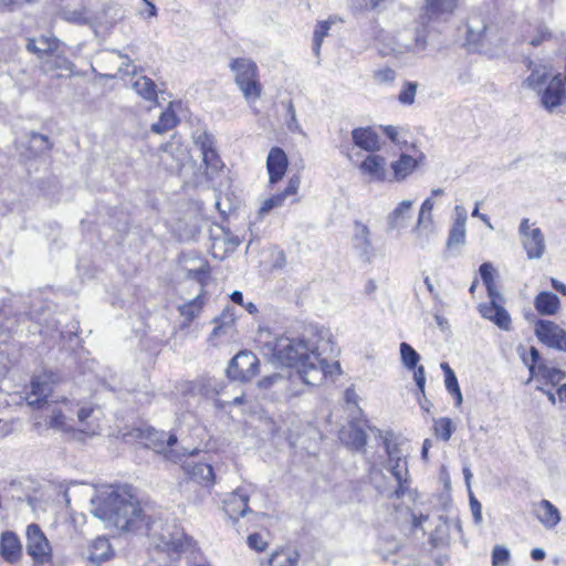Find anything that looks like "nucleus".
<instances>
[{"instance_id": "nucleus-57", "label": "nucleus", "mask_w": 566, "mask_h": 566, "mask_svg": "<svg viewBox=\"0 0 566 566\" xmlns=\"http://www.w3.org/2000/svg\"><path fill=\"white\" fill-rule=\"evenodd\" d=\"M412 206L411 201H402L398 205V207L395 209L394 213L398 216H402L403 213L408 212Z\"/></svg>"}, {"instance_id": "nucleus-24", "label": "nucleus", "mask_w": 566, "mask_h": 566, "mask_svg": "<svg viewBox=\"0 0 566 566\" xmlns=\"http://www.w3.org/2000/svg\"><path fill=\"white\" fill-rule=\"evenodd\" d=\"M481 316L492 322L500 329L509 332L512 329V318L503 304H479Z\"/></svg>"}, {"instance_id": "nucleus-63", "label": "nucleus", "mask_w": 566, "mask_h": 566, "mask_svg": "<svg viewBox=\"0 0 566 566\" xmlns=\"http://www.w3.org/2000/svg\"><path fill=\"white\" fill-rule=\"evenodd\" d=\"M230 298L233 303L240 305V306H243L244 305V302H243V294L240 292V291H234L231 293L230 295Z\"/></svg>"}, {"instance_id": "nucleus-42", "label": "nucleus", "mask_w": 566, "mask_h": 566, "mask_svg": "<svg viewBox=\"0 0 566 566\" xmlns=\"http://www.w3.org/2000/svg\"><path fill=\"white\" fill-rule=\"evenodd\" d=\"M370 231L368 227L359 221L355 222L354 243L358 249L366 250L370 245Z\"/></svg>"}, {"instance_id": "nucleus-49", "label": "nucleus", "mask_w": 566, "mask_h": 566, "mask_svg": "<svg viewBox=\"0 0 566 566\" xmlns=\"http://www.w3.org/2000/svg\"><path fill=\"white\" fill-rule=\"evenodd\" d=\"M413 370V379L417 384L419 394L424 396V384H426V375H424V368L421 365H417L415 368H411Z\"/></svg>"}, {"instance_id": "nucleus-10", "label": "nucleus", "mask_w": 566, "mask_h": 566, "mask_svg": "<svg viewBox=\"0 0 566 566\" xmlns=\"http://www.w3.org/2000/svg\"><path fill=\"white\" fill-rule=\"evenodd\" d=\"M389 471L397 481V486L389 495L390 499H401L410 492V475L407 460L399 454L397 447L387 446Z\"/></svg>"}, {"instance_id": "nucleus-61", "label": "nucleus", "mask_w": 566, "mask_h": 566, "mask_svg": "<svg viewBox=\"0 0 566 566\" xmlns=\"http://www.w3.org/2000/svg\"><path fill=\"white\" fill-rule=\"evenodd\" d=\"M93 412L92 407H83L77 411V418L80 422H84Z\"/></svg>"}, {"instance_id": "nucleus-30", "label": "nucleus", "mask_w": 566, "mask_h": 566, "mask_svg": "<svg viewBox=\"0 0 566 566\" xmlns=\"http://www.w3.org/2000/svg\"><path fill=\"white\" fill-rule=\"evenodd\" d=\"M39 42L41 43V48L36 45V39L29 38L27 40L25 49L29 53L36 55L39 59L44 56L53 55L60 48L61 42L57 38L51 35H41L39 38Z\"/></svg>"}, {"instance_id": "nucleus-1", "label": "nucleus", "mask_w": 566, "mask_h": 566, "mask_svg": "<svg viewBox=\"0 0 566 566\" xmlns=\"http://www.w3.org/2000/svg\"><path fill=\"white\" fill-rule=\"evenodd\" d=\"M272 356L296 370L295 376H290L291 382L300 380L308 387H316L342 374L338 361L322 358L318 345L304 337L277 338L272 347Z\"/></svg>"}, {"instance_id": "nucleus-18", "label": "nucleus", "mask_w": 566, "mask_h": 566, "mask_svg": "<svg viewBox=\"0 0 566 566\" xmlns=\"http://www.w3.org/2000/svg\"><path fill=\"white\" fill-rule=\"evenodd\" d=\"M209 302V292L200 291L193 298L180 304L177 307L179 315L182 317L180 324L181 328H188L190 325L200 317L206 305Z\"/></svg>"}, {"instance_id": "nucleus-62", "label": "nucleus", "mask_w": 566, "mask_h": 566, "mask_svg": "<svg viewBox=\"0 0 566 566\" xmlns=\"http://www.w3.org/2000/svg\"><path fill=\"white\" fill-rule=\"evenodd\" d=\"M546 556V553L543 548H534L532 549L531 552V557L534 559V560H543Z\"/></svg>"}, {"instance_id": "nucleus-46", "label": "nucleus", "mask_w": 566, "mask_h": 566, "mask_svg": "<svg viewBox=\"0 0 566 566\" xmlns=\"http://www.w3.org/2000/svg\"><path fill=\"white\" fill-rule=\"evenodd\" d=\"M510 562V551L502 545H495L492 549V566H504Z\"/></svg>"}, {"instance_id": "nucleus-41", "label": "nucleus", "mask_w": 566, "mask_h": 566, "mask_svg": "<svg viewBox=\"0 0 566 566\" xmlns=\"http://www.w3.org/2000/svg\"><path fill=\"white\" fill-rule=\"evenodd\" d=\"M62 405H64L65 410L54 409L52 416L49 420L50 428L64 429L66 426V413L73 412L72 403L67 399H62Z\"/></svg>"}, {"instance_id": "nucleus-35", "label": "nucleus", "mask_w": 566, "mask_h": 566, "mask_svg": "<svg viewBox=\"0 0 566 566\" xmlns=\"http://www.w3.org/2000/svg\"><path fill=\"white\" fill-rule=\"evenodd\" d=\"M549 72L546 66H535L531 74L524 80L523 86L528 87L536 92H542L543 87L548 83Z\"/></svg>"}, {"instance_id": "nucleus-55", "label": "nucleus", "mask_w": 566, "mask_h": 566, "mask_svg": "<svg viewBox=\"0 0 566 566\" xmlns=\"http://www.w3.org/2000/svg\"><path fill=\"white\" fill-rule=\"evenodd\" d=\"M71 66H72V63L67 59L56 56L50 65V71H54L57 69L71 70Z\"/></svg>"}, {"instance_id": "nucleus-39", "label": "nucleus", "mask_w": 566, "mask_h": 566, "mask_svg": "<svg viewBox=\"0 0 566 566\" xmlns=\"http://www.w3.org/2000/svg\"><path fill=\"white\" fill-rule=\"evenodd\" d=\"M345 441L354 450H364L367 443V434L364 429L352 423L346 432Z\"/></svg>"}, {"instance_id": "nucleus-51", "label": "nucleus", "mask_w": 566, "mask_h": 566, "mask_svg": "<svg viewBox=\"0 0 566 566\" xmlns=\"http://www.w3.org/2000/svg\"><path fill=\"white\" fill-rule=\"evenodd\" d=\"M489 295V302L484 304H504L505 300L495 284L485 286Z\"/></svg>"}, {"instance_id": "nucleus-5", "label": "nucleus", "mask_w": 566, "mask_h": 566, "mask_svg": "<svg viewBox=\"0 0 566 566\" xmlns=\"http://www.w3.org/2000/svg\"><path fill=\"white\" fill-rule=\"evenodd\" d=\"M25 538L27 553L31 557L33 566H53V547L39 524L31 523L27 526Z\"/></svg>"}, {"instance_id": "nucleus-2", "label": "nucleus", "mask_w": 566, "mask_h": 566, "mask_svg": "<svg viewBox=\"0 0 566 566\" xmlns=\"http://www.w3.org/2000/svg\"><path fill=\"white\" fill-rule=\"evenodd\" d=\"M95 515L123 532L149 530L154 523L128 485L117 486L101 497Z\"/></svg>"}, {"instance_id": "nucleus-25", "label": "nucleus", "mask_w": 566, "mask_h": 566, "mask_svg": "<svg viewBox=\"0 0 566 566\" xmlns=\"http://www.w3.org/2000/svg\"><path fill=\"white\" fill-rule=\"evenodd\" d=\"M114 556L115 551L105 536H97L88 545V560L96 566L111 560Z\"/></svg>"}, {"instance_id": "nucleus-20", "label": "nucleus", "mask_w": 566, "mask_h": 566, "mask_svg": "<svg viewBox=\"0 0 566 566\" xmlns=\"http://www.w3.org/2000/svg\"><path fill=\"white\" fill-rule=\"evenodd\" d=\"M352 139L356 147L367 153H378L381 149V139L373 126L356 127L352 130Z\"/></svg>"}, {"instance_id": "nucleus-23", "label": "nucleus", "mask_w": 566, "mask_h": 566, "mask_svg": "<svg viewBox=\"0 0 566 566\" xmlns=\"http://www.w3.org/2000/svg\"><path fill=\"white\" fill-rule=\"evenodd\" d=\"M300 184L301 178L298 175L291 176L287 180L286 187L281 192L272 195L262 202L259 210L260 214H266L274 208L283 206L287 197L295 196L297 193Z\"/></svg>"}, {"instance_id": "nucleus-34", "label": "nucleus", "mask_w": 566, "mask_h": 566, "mask_svg": "<svg viewBox=\"0 0 566 566\" xmlns=\"http://www.w3.org/2000/svg\"><path fill=\"white\" fill-rule=\"evenodd\" d=\"M559 305V298L553 292H541L534 300V306L542 315H554Z\"/></svg>"}, {"instance_id": "nucleus-28", "label": "nucleus", "mask_w": 566, "mask_h": 566, "mask_svg": "<svg viewBox=\"0 0 566 566\" xmlns=\"http://www.w3.org/2000/svg\"><path fill=\"white\" fill-rule=\"evenodd\" d=\"M486 24L479 18H470L467 22V44L475 51H484Z\"/></svg>"}, {"instance_id": "nucleus-50", "label": "nucleus", "mask_w": 566, "mask_h": 566, "mask_svg": "<svg viewBox=\"0 0 566 566\" xmlns=\"http://www.w3.org/2000/svg\"><path fill=\"white\" fill-rule=\"evenodd\" d=\"M433 209V203L430 199H426L420 208L419 217H418V224L420 226L424 221L431 220V212Z\"/></svg>"}, {"instance_id": "nucleus-21", "label": "nucleus", "mask_w": 566, "mask_h": 566, "mask_svg": "<svg viewBox=\"0 0 566 566\" xmlns=\"http://www.w3.org/2000/svg\"><path fill=\"white\" fill-rule=\"evenodd\" d=\"M23 555L19 536L12 531H6L0 536V556L8 564H17Z\"/></svg>"}, {"instance_id": "nucleus-45", "label": "nucleus", "mask_w": 566, "mask_h": 566, "mask_svg": "<svg viewBox=\"0 0 566 566\" xmlns=\"http://www.w3.org/2000/svg\"><path fill=\"white\" fill-rule=\"evenodd\" d=\"M418 84L416 82L403 83L399 94L398 102L402 105H412L415 103Z\"/></svg>"}, {"instance_id": "nucleus-4", "label": "nucleus", "mask_w": 566, "mask_h": 566, "mask_svg": "<svg viewBox=\"0 0 566 566\" xmlns=\"http://www.w3.org/2000/svg\"><path fill=\"white\" fill-rule=\"evenodd\" d=\"M234 72L235 84L248 101H255L262 94V84L259 80V69L254 61L245 57H235L230 62Z\"/></svg>"}, {"instance_id": "nucleus-64", "label": "nucleus", "mask_w": 566, "mask_h": 566, "mask_svg": "<svg viewBox=\"0 0 566 566\" xmlns=\"http://www.w3.org/2000/svg\"><path fill=\"white\" fill-rule=\"evenodd\" d=\"M552 286L563 295H566V285L556 279H552Z\"/></svg>"}, {"instance_id": "nucleus-44", "label": "nucleus", "mask_w": 566, "mask_h": 566, "mask_svg": "<svg viewBox=\"0 0 566 566\" xmlns=\"http://www.w3.org/2000/svg\"><path fill=\"white\" fill-rule=\"evenodd\" d=\"M400 356L403 365L407 368H415L420 360L419 354L413 349L412 346L405 342L400 344Z\"/></svg>"}, {"instance_id": "nucleus-9", "label": "nucleus", "mask_w": 566, "mask_h": 566, "mask_svg": "<svg viewBox=\"0 0 566 566\" xmlns=\"http://www.w3.org/2000/svg\"><path fill=\"white\" fill-rule=\"evenodd\" d=\"M523 363L527 366L532 378H541L546 384L553 386L559 384L565 378V373L556 367H551L541 361L539 352L531 347L528 353H521Z\"/></svg>"}, {"instance_id": "nucleus-11", "label": "nucleus", "mask_w": 566, "mask_h": 566, "mask_svg": "<svg viewBox=\"0 0 566 566\" xmlns=\"http://www.w3.org/2000/svg\"><path fill=\"white\" fill-rule=\"evenodd\" d=\"M178 438L175 432L149 430L146 436V446L166 460L174 463L181 461L182 454L176 450Z\"/></svg>"}, {"instance_id": "nucleus-15", "label": "nucleus", "mask_w": 566, "mask_h": 566, "mask_svg": "<svg viewBox=\"0 0 566 566\" xmlns=\"http://www.w3.org/2000/svg\"><path fill=\"white\" fill-rule=\"evenodd\" d=\"M181 469L189 480L203 488H212L216 483V474L211 464L195 461L192 459H181Z\"/></svg>"}, {"instance_id": "nucleus-27", "label": "nucleus", "mask_w": 566, "mask_h": 566, "mask_svg": "<svg viewBox=\"0 0 566 566\" xmlns=\"http://www.w3.org/2000/svg\"><path fill=\"white\" fill-rule=\"evenodd\" d=\"M223 511L232 521H238L249 511V496L242 492L234 491L223 501Z\"/></svg>"}, {"instance_id": "nucleus-36", "label": "nucleus", "mask_w": 566, "mask_h": 566, "mask_svg": "<svg viewBox=\"0 0 566 566\" xmlns=\"http://www.w3.org/2000/svg\"><path fill=\"white\" fill-rule=\"evenodd\" d=\"M463 474H464V480H465V485H467V489H468V495H469V505H470V511H471V514H472V517H473V522L475 525H481L482 524V504L480 503V501L474 496V493L472 492V489H471V478H472V473L470 472V470L468 469H464L463 470Z\"/></svg>"}, {"instance_id": "nucleus-33", "label": "nucleus", "mask_w": 566, "mask_h": 566, "mask_svg": "<svg viewBox=\"0 0 566 566\" xmlns=\"http://www.w3.org/2000/svg\"><path fill=\"white\" fill-rule=\"evenodd\" d=\"M300 554L291 547H279L269 557V566H297Z\"/></svg>"}, {"instance_id": "nucleus-16", "label": "nucleus", "mask_w": 566, "mask_h": 566, "mask_svg": "<svg viewBox=\"0 0 566 566\" xmlns=\"http://www.w3.org/2000/svg\"><path fill=\"white\" fill-rule=\"evenodd\" d=\"M289 157L284 149L279 146H274L270 149L266 157V170L269 175V185L271 187L282 181L289 169Z\"/></svg>"}, {"instance_id": "nucleus-48", "label": "nucleus", "mask_w": 566, "mask_h": 566, "mask_svg": "<svg viewBox=\"0 0 566 566\" xmlns=\"http://www.w3.org/2000/svg\"><path fill=\"white\" fill-rule=\"evenodd\" d=\"M479 272H480L481 279L483 281V284L485 286L494 284V276H493L494 268L491 263L485 262V263L481 264Z\"/></svg>"}, {"instance_id": "nucleus-59", "label": "nucleus", "mask_w": 566, "mask_h": 566, "mask_svg": "<svg viewBox=\"0 0 566 566\" xmlns=\"http://www.w3.org/2000/svg\"><path fill=\"white\" fill-rule=\"evenodd\" d=\"M533 228H531V224H530V220L527 218H524L521 223H520V228H518V233H520V237H524L525 234H527L528 232L532 231Z\"/></svg>"}, {"instance_id": "nucleus-58", "label": "nucleus", "mask_w": 566, "mask_h": 566, "mask_svg": "<svg viewBox=\"0 0 566 566\" xmlns=\"http://www.w3.org/2000/svg\"><path fill=\"white\" fill-rule=\"evenodd\" d=\"M279 375L277 374H274V375H271V376H268V377H264L262 378L260 381H259V387L261 388H268L270 387L272 384H274L277 379H279Z\"/></svg>"}, {"instance_id": "nucleus-32", "label": "nucleus", "mask_w": 566, "mask_h": 566, "mask_svg": "<svg viewBox=\"0 0 566 566\" xmlns=\"http://www.w3.org/2000/svg\"><path fill=\"white\" fill-rule=\"evenodd\" d=\"M458 7L457 0H426L422 13L427 19H436L452 13Z\"/></svg>"}, {"instance_id": "nucleus-19", "label": "nucleus", "mask_w": 566, "mask_h": 566, "mask_svg": "<svg viewBox=\"0 0 566 566\" xmlns=\"http://www.w3.org/2000/svg\"><path fill=\"white\" fill-rule=\"evenodd\" d=\"M237 317L232 308H224L218 317L213 319L214 327L208 337L212 346H218L226 336H231L234 332Z\"/></svg>"}, {"instance_id": "nucleus-22", "label": "nucleus", "mask_w": 566, "mask_h": 566, "mask_svg": "<svg viewBox=\"0 0 566 566\" xmlns=\"http://www.w3.org/2000/svg\"><path fill=\"white\" fill-rule=\"evenodd\" d=\"M181 101H170L160 113L158 120L151 124L150 130L155 134L163 135L177 127L180 123L177 112L181 109Z\"/></svg>"}, {"instance_id": "nucleus-6", "label": "nucleus", "mask_w": 566, "mask_h": 566, "mask_svg": "<svg viewBox=\"0 0 566 566\" xmlns=\"http://www.w3.org/2000/svg\"><path fill=\"white\" fill-rule=\"evenodd\" d=\"M57 382V375L51 370H44L33 376L25 397L28 405L33 409L43 408Z\"/></svg>"}, {"instance_id": "nucleus-38", "label": "nucleus", "mask_w": 566, "mask_h": 566, "mask_svg": "<svg viewBox=\"0 0 566 566\" xmlns=\"http://www.w3.org/2000/svg\"><path fill=\"white\" fill-rule=\"evenodd\" d=\"M191 545V538L185 533H178L172 535L168 541L164 543V549L168 554H181L186 552Z\"/></svg>"}, {"instance_id": "nucleus-47", "label": "nucleus", "mask_w": 566, "mask_h": 566, "mask_svg": "<svg viewBox=\"0 0 566 566\" xmlns=\"http://www.w3.org/2000/svg\"><path fill=\"white\" fill-rule=\"evenodd\" d=\"M247 542L249 547L258 553H262L268 548V542L259 533L250 534Z\"/></svg>"}, {"instance_id": "nucleus-14", "label": "nucleus", "mask_w": 566, "mask_h": 566, "mask_svg": "<svg viewBox=\"0 0 566 566\" xmlns=\"http://www.w3.org/2000/svg\"><path fill=\"white\" fill-rule=\"evenodd\" d=\"M535 335L548 347L566 352V331L554 322L539 319L535 325Z\"/></svg>"}, {"instance_id": "nucleus-60", "label": "nucleus", "mask_w": 566, "mask_h": 566, "mask_svg": "<svg viewBox=\"0 0 566 566\" xmlns=\"http://www.w3.org/2000/svg\"><path fill=\"white\" fill-rule=\"evenodd\" d=\"M387 0H361L363 6L366 10H375Z\"/></svg>"}, {"instance_id": "nucleus-8", "label": "nucleus", "mask_w": 566, "mask_h": 566, "mask_svg": "<svg viewBox=\"0 0 566 566\" xmlns=\"http://www.w3.org/2000/svg\"><path fill=\"white\" fill-rule=\"evenodd\" d=\"M349 161L356 165L360 175L371 182L389 181L387 159L377 153H370L359 163L354 160L349 150L344 151Z\"/></svg>"}, {"instance_id": "nucleus-3", "label": "nucleus", "mask_w": 566, "mask_h": 566, "mask_svg": "<svg viewBox=\"0 0 566 566\" xmlns=\"http://www.w3.org/2000/svg\"><path fill=\"white\" fill-rule=\"evenodd\" d=\"M385 136L395 144L399 151L389 164V181L402 182L422 170L428 164V157L417 143L408 144L399 139V128L392 125L380 126Z\"/></svg>"}, {"instance_id": "nucleus-43", "label": "nucleus", "mask_w": 566, "mask_h": 566, "mask_svg": "<svg viewBox=\"0 0 566 566\" xmlns=\"http://www.w3.org/2000/svg\"><path fill=\"white\" fill-rule=\"evenodd\" d=\"M441 369L444 373V382L447 389L454 396L457 403H460V387L454 371L447 363L441 364Z\"/></svg>"}, {"instance_id": "nucleus-54", "label": "nucleus", "mask_w": 566, "mask_h": 566, "mask_svg": "<svg viewBox=\"0 0 566 566\" xmlns=\"http://www.w3.org/2000/svg\"><path fill=\"white\" fill-rule=\"evenodd\" d=\"M460 217H458L453 223V227L450 231L449 239H448V247H452L453 244H457L460 240Z\"/></svg>"}, {"instance_id": "nucleus-56", "label": "nucleus", "mask_w": 566, "mask_h": 566, "mask_svg": "<svg viewBox=\"0 0 566 566\" xmlns=\"http://www.w3.org/2000/svg\"><path fill=\"white\" fill-rule=\"evenodd\" d=\"M472 217L480 218L486 224V227L489 229H491V230L494 229L492 223H491V221H490V219H489V217L486 214H484V213H480V211H479V203H476L474 210L472 211Z\"/></svg>"}, {"instance_id": "nucleus-52", "label": "nucleus", "mask_w": 566, "mask_h": 566, "mask_svg": "<svg viewBox=\"0 0 566 566\" xmlns=\"http://www.w3.org/2000/svg\"><path fill=\"white\" fill-rule=\"evenodd\" d=\"M38 0H0L1 6L7 11H14L23 6L32 4Z\"/></svg>"}, {"instance_id": "nucleus-40", "label": "nucleus", "mask_w": 566, "mask_h": 566, "mask_svg": "<svg viewBox=\"0 0 566 566\" xmlns=\"http://www.w3.org/2000/svg\"><path fill=\"white\" fill-rule=\"evenodd\" d=\"M332 23H333L332 20H324V21H318V23L315 27V30L313 33V51L316 56L319 55L321 46L323 44L324 38L327 36Z\"/></svg>"}, {"instance_id": "nucleus-17", "label": "nucleus", "mask_w": 566, "mask_h": 566, "mask_svg": "<svg viewBox=\"0 0 566 566\" xmlns=\"http://www.w3.org/2000/svg\"><path fill=\"white\" fill-rule=\"evenodd\" d=\"M541 93L542 105L549 112L559 106L566 97L565 78L557 74L543 87Z\"/></svg>"}, {"instance_id": "nucleus-13", "label": "nucleus", "mask_w": 566, "mask_h": 566, "mask_svg": "<svg viewBox=\"0 0 566 566\" xmlns=\"http://www.w3.org/2000/svg\"><path fill=\"white\" fill-rule=\"evenodd\" d=\"M195 144L201 151L206 175L213 176L224 168V164L216 149L214 139L211 134L203 132L196 138Z\"/></svg>"}, {"instance_id": "nucleus-31", "label": "nucleus", "mask_w": 566, "mask_h": 566, "mask_svg": "<svg viewBox=\"0 0 566 566\" xmlns=\"http://www.w3.org/2000/svg\"><path fill=\"white\" fill-rule=\"evenodd\" d=\"M536 517L546 528L555 527L562 520L558 509L548 500H542L536 505Z\"/></svg>"}, {"instance_id": "nucleus-53", "label": "nucleus", "mask_w": 566, "mask_h": 566, "mask_svg": "<svg viewBox=\"0 0 566 566\" xmlns=\"http://www.w3.org/2000/svg\"><path fill=\"white\" fill-rule=\"evenodd\" d=\"M551 36H552V33L549 32V30L546 27H541L537 30V33L532 38L530 43L533 46H538L544 41L549 40Z\"/></svg>"}, {"instance_id": "nucleus-7", "label": "nucleus", "mask_w": 566, "mask_h": 566, "mask_svg": "<svg viewBox=\"0 0 566 566\" xmlns=\"http://www.w3.org/2000/svg\"><path fill=\"white\" fill-rule=\"evenodd\" d=\"M260 373V360L251 350L239 352L229 363L227 376L230 380L249 382Z\"/></svg>"}, {"instance_id": "nucleus-12", "label": "nucleus", "mask_w": 566, "mask_h": 566, "mask_svg": "<svg viewBox=\"0 0 566 566\" xmlns=\"http://www.w3.org/2000/svg\"><path fill=\"white\" fill-rule=\"evenodd\" d=\"M191 266H185L186 277L199 284L200 291H207V286L212 281V266L209 260L200 253H190L182 259Z\"/></svg>"}, {"instance_id": "nucleus-29", "label": "nucleus", "mask_w": 566, "mask_h": 566, "mask_svg": "<svg viewBox=\"0 0 566 566\" xmlns=\"http://www.w3.org/2000/svg\"><path fill=\"white\" fill-rule=\"evenodd\" d=\"M133 90L144 101L150 103V108L159 105L158 88L154 80L146 75L137 76L132 83Z\"/></svg>"}, {"instance_id": "nucleus-37", "label": "nucleus", "mask_w": 566, "mask_h": 566, "mask_svg": "<svg viewBox=\"0 0 566 566\" xmlns=\"http://www.w3.org/2000/svg\"><path fill=\"white\" fill-rule=\"evenodd\" d=\"M455 430L454 422L448 417H441L433 420L432 433L436 439L448 441Z\"/></svg>"}, {"instance_id": "nucleus-26", "label": "nucleus", "mask_w": 566, "mask_h": 566, "mask_svg": "<svg viewBox=\"0 0 566 566\" xmlns=\"http://www.w3.org/2000/svg\"><path fill=\"white\" fill-rule=\"evenodd\" d=\"M527 259H541L546 250L545 238L539 228H533L531 232L521 238Z\"/></svg>"}]
</instances>
